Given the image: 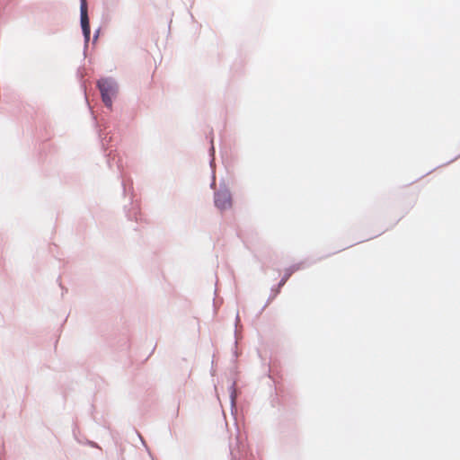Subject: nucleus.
I'll return each mask as SVG.
<instances>
[{"instance_id": "obj_2", "label": "nucleus", "mask_w": 460, "mask_h": 460, "mask_svg": "<svg viewBox=\"0 0 460 460\" xmlns=\"http://www.w3.org/2000/svg\"><path fill=\"white\" fill-rule=\"evenodd\" d=\"M215 205L220 210H226L232 206L231 194L228 190H219L215 194Z\"/></svg>"}, {"instance_id": "obj_1", "label": "nucleus", "mask_w": 460, "mask_h": 460, "mask_svg": "<svg viewBox=\"0 0 460 460\" xmlns=\"http://www.w3.org/2000/svg\"><path fill=\"white\" fill-rule=\"evenodd\" d=\"M98 87L102 94V99L104 104L111 108L112 105V98L117 93L116 83L109 78H102L98 81Z\"/></svg>"}, {"instance_id": "obj_3", "label": "nucleus", "mask_w": 460, "mask_h": 460, "mask_svg": "<svg viewBox=\"0 0 460 460\" xmlns=\"http://www.w3.org/2000/svg\"><path fill=\"white\" fill-rule=\"evenodd\" d=\"M81 1V6H80V12H81V26L82 31L85 39V41H89L90 40V23H89V18L87 13V4L86 0H80Z\"/></svg>"}]
</instances>
